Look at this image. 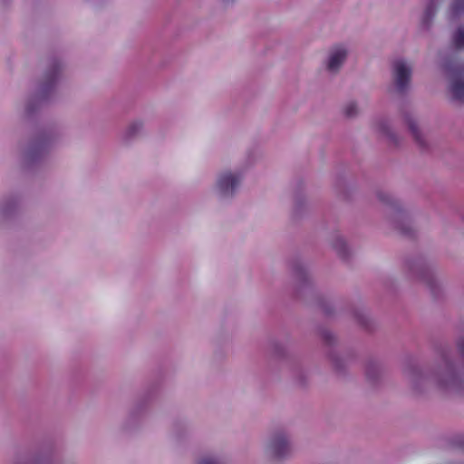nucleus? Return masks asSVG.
Returning <instances> with one entry per match:
<instances>
[{
    "label": "nucleus",
    "instance_id": "nucleus-1",
    "mask_svg": "<svg viewBox=\"0 0 464 464\" xmlns=\"http://www.w3.org/2000/svg\"><path fill=\"white\" fill-rule=\"evenodd\" d=\"M410 382L416 389L421 381L430 382L442 389H459L461 387L464 375L457 372L453 363L443 357L434 372L430 375H423L420 371L413 370L410 373Z\"/></svg>",
    "mask_w": 464,
    "mask_h": 464
},
{
    "label": "nucleus",
    "instance_id": "nucleus-2",
    "mask_svg": "<svg viewBox=\"0 0 464 464\" xmlns=\"http://www.w3.org/2000/svg\"><path fill=\"white\" fill-rule=\"evenodd\" d=\"M62 63L58 62H54L48 66L43 75L41 82L25 102V111L27 112L34 111V105L33 103L44 102L54 93L62 77Z\"/></svg>",
    "mask_w": 464,
    "mask_h": 464
},
{
    "label": "nucleus",
    "instance_id": "nucleus-3",
    "mask_svg": "<svg viewBox=\"0 0 464 464\" xmlns=\"http://www.w3.org/2000/svg\"><path fill=\"white\" fill-rule=\"evenodd\" d=\"M244 179V171L241 169H222L218 172L212 193L219 200L232 199L240 188Z\"/></svg>",
    "mask_w": 464,
    "mask_h": 464
},
{
    "label": "nucleus",
    "instance_id": "nucleus-4",
    "mask_svg": "<svg viewBox=\"0 0 464 464\" xmlns=\"http://www.w3.org/2000/svg\"><path fill=\"white\" fill-rule=\"evenodd\" d=\"M350 53L349 46L343 43H338L330 46L322 62L323 70L330 74L336 75L343 69Z\"/></svg>",
    "mask_w": 464,
    "mask_h": 464
},
{
    "label": "nucleus",
    "instance_id": "nucleus-5",
    "mask_svg": "<svg viewBox=\"0 0 464 464\" xmlns=\"http://www.w3.org/2000/svg\"><path fill=\"white\" fill-rule=\"evenodd\" d=\"M265 454L273 459L283 460L289 458L293 446L289 436L285 432H276L266 440L264 447Z\"/></svg>",
    "mask_w": 464,
    "mask_h": 464
},
{
    "label": "nucleus",
    "instance_id": "nucleus-6",
    "mask_svg": "<svg viewBox=\"0 0 464 464\" xmlns=\"http://www.w3.org/2000/svg\"><path fill=\"white\" fill-rule=\"evenodd\" d=\"M445 70L450 79V92L451 98L464 103V68L458 63L445 64Z\"/></svg>",
    "mask_w": 464,
    "mask_h": 464
},
{
    "label": "nucleus",
    "instance_id": "nucleus-7",
    "mask_svg": "<svg viewBox=\"0 0 464 464\" xmlns=\"http://www.w3.org/2000/svg\"><path fill=\"white\" fill-rule=\"evenodd\" d=\"M411 74L412 65L409 62L403 59L393 62L392 68V82L398 92H402L409 88Z\"/></svg>",
    "mask_w": 464,
    "mask_h": 464
},
{
    "label": "nucleus",
    "instance_id": "nucleus-8",
    "mask_svg": "<svg viewBox=\"0 0 464 464\" xmlns=\"http://www.w3.org/2000/svg\"><path fill=\"white\" fill-rule=\"evenodd\" d=\"M383 200L386 201L388 205L386 213L388 221L396 229L403 231V223L408 221L410 218L408 211L402 207L399 200L390 196H386Z\"/></svg>",
    "mask_w": 464,
    "mask_h": 464
},
{
    "label": "nucleus",
    "instance_id": "nucleus-9",
    "mask_svg": "<svg viewBox=\"0 0 464 464\" xmlns=\"http://www.w3.org/2000/svg\"><path fill=\"white\" fill-rule=\"evenodd\" d=\"M47 151L48 147L45 143L34 142L22 152V161L26 166L36 164L44 159Z\"/></svg>",
    "mask_w": 464,
    "mask_h": 464
},
{
    "label": "nucleus",
    "instance_id": "nucleus-10",
    "mask_svg": "<svg viewBox=\"0 0 464 464\" xmlns=\"http://www.w3.org/2000/svg\"><path fill=\"white\" fill-rule=\"evenodd\" d=\"M145 124L142 120H134L130 121L121 133L123 142H130L144 132Z\"/></svg>",
    "mask_w": 464,
    "mask_h": 464
},
{
    "label": "nucleus",
    "instance_id": "nucleus-11",
    "mask_svg": "<svg viewBox=\"0 0 464 464\" xmlns=\"http://www.w3.org/2000/svg\"><path fill=\"white\" fill-rule=\"evenodd\" d=\"M436 14V3L432 0L426 6L421 17L420 25L423 29H429Z\"/></svg>",
    "mask_w": 464,
    "mask_h": 464
},
{
    "label": "nucleus",
    "instance_id": "nucleus-12",
    "mask_svg": "<svg viewBox=\"0 0 464 464\" xmlns=\"http://www.w3.org/2000/svg\"><path fill=\"white\" fill-rule=\"evenodd\" d=\"M414 273L420 278V280L425 282L431 288L435 286L436 278L430 269H427L422 266H418L415 268Z\"/></svg>",
    "mask_w": 464,
    "mask_h": 464
},
{
    "label": "nucleus",
    "instance_id": "nucleus-13",
    "mask_svg": "<svg viewBox=\"0 0 464 464\" xmlns=\"http://www.w3.org/2000/svg\"><path fill=\"white\" fill-rule=\"evenodd\" d=\"M461 15H464V0H452L449 12L450 18L453 20Z\"/></svg>",
    "mask_w": 464,
    "mask_h": 464
},
{
    "label": "nucleus",
    "instance_id": "nucleus-14",
    "mask_svg": "<svg viewBox=\"0 0 464 464\" xmlns=\"http://www.w3.org/2000/svg\"><path fill=\"white\" fill-rule=\"evenodd\" d=\"M451 42L456 49L464 50V27H459L452 34Z\"/></svg>",
    "mask_w": 464,
    "mask_h": 464
},
{
    "label": "nucleus",
    "instance_id": "nucleus-15",
    "mask_svg": "<svg viewBox=\"0 0 464 464\" xmlns=\"http://www.w3.org/2000/svg\"><path fill=\"white\" fill-rule=\"evenodd\" d=\"M333 247L340 254L344 255L346 250V243L344 238L339 235L335 234L333 236Z\"/></svg>",
    "mask_w": 464,
    "mask_h": 464
},
{
    "label": "nucleus",
    "instance_id": "nucleus-16",
    "mask_svg": "<svg viewBox=\"0 0 464 464\" xmlns=\"http://www.w3.org/2000/svg\"><path fill=\"white\" fill-rule=\"evenodd\" d=\"M343 113L347 118H353L359 113V108L355 102H348L343 107Z\"/></svg>",
    "mask_w": 464,
    "mask_h": 464
},
{
    "label": "nucleus",
    "instance_id": "nucleus-17",
    "mask_svg": "<svg viewBox=\"0 0 464 464\" xmlns=\"http://www.w3.org/2000/svg\"><path fill=\"white\" fill-rule=\"evenodd\" d=\"M408 125H409V129L411 130L415 140L420 141V143H421L422 141L420 140V133L419 128L417 126V123L412 120H409Z\"/></svg>",
    "mask_w": 464,
    "mask_h": 464
},
{
    "label": "nucleus",
    "instance_id": "nucleus-18",
    "mask_svg": "<svg viewBox=\"0 0 464 464\" xmlns=\"http://www.w3.org/2000/svg\"><path fill=\"white\" fill-rule=\"evenodd\" d=\"M296 276L300 280H302V279L308 280V278H309V276H308L307 272L303 270V269H300V270L296 271Z\"/></svg>",
    "mask_w": 464,
    "mask_h": 464
},
{
    "label": "nucleus",
    "instance_id": "nucleus-19",
    "mask_svg": "<svg viewBox=\"0 0 464 464\" xmlns=\"http://www.w3.org/2000/svg\"><path fill=\"white\" fill-rule=\"evenodd\" d=\"M457 345L459 352L464 354V335L458 340Z\"/></svg>",
    "mask_w": 464,
    "mask_h": 464
},
{
    "label": "nucleus",
    "instance_id": "nucleus-20",
    "mask_svg": "<svg viewBox=\"0 0 464 464\" xmlns=\"http://www.w3.org/2000/svg\"><path fill=\"white\" fill-rule=\"evenodd\" d=\"M198 464H218L217 461L215 459H213L212 458H204L202 459Z\"/></svg>",
    "mask_w": 464,
    "mask_h": 464
},
{
    "label": "nucleus",
    "instance_id": "nucleus-21",
    "mask_svg": "<svg viewBox=\"0 0 464 464\" xmlns=\"http://www.w3.org/2000/svg\"><path fill=\"white\" fill-rule=\"evenodd\" d=\"M1 211L3 214H7L8 210L6 209L5 206L2 205L1 206Z\"/></svg>",
    "mask_w": 464,
    "mask_h": 464
},
{
    "label": "nucleus",
    "instance_id": "nucleus-22",
    "mask_svg": "<svg viewBox=\"0 0 464 464\" xmlns=\"http://www.w3.org/2000/svg\"><path fill=\"white\" fill-rule=\"evenodd\" d=\"M334 363L337 365V360H336V358H334Z\"/></svg>",
    "mask_w": 464,
    "mask_h": 464
},
{
    "label": "nucleus",
    "instance_id": "nucleus-23",
    "mask_svg": "<svg viewBox=\"0 0 464 464\" xmlns=\"http://www.w3.org/2000/svg\"><path fill=\"white\" fill-rule=\"evenodd\" d=\"M223 2H228L229 0H222Z\"/></svg>",
    "mask_w": 464,
    "mask_h": 464
}]
</instances>
